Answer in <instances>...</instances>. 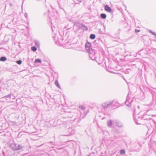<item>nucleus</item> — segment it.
Returning a JSON list of instances; mask_svg holds the SVG:
<instances>
[{"instance_id":"1","label":"nucleus","mask_w":156,"mask_h":156,"mask_svg":"<svg viewBox=\"0 0 156 156\" xmlns=\"http://www.w3.org/2000/svg\"><path fill=\"white\" fill-rule=\"evenodd\" d=\"M85 47L86 50L89 53V56L90 58L92 60H96V52L95 49L92 48L91 44L89 42H87L85 44Z\"/></svg>"},{"instance_id":"2","label":"nucleus","mask_w":156,"mask_h":156,"mask_svg":"<svg viewBox=\"0 0 156 156\" xmlns=\"http://www.w3.org/2000/svg\"><path fill=\"white\" fill-rule=\"evenodd\" d=\"M79 111L80 113V119H82L84 118L87 114L89 112V110L86 109V107L82 105L79 106Z\"/></svg>"},{"instance_id":"3","label":"nucleus","mask_w":156,"mask_h":156,"mask_svg":"<svg viewBox=\"0 0 156 156\" xmlns=\"http://www.w3.org/2000/svg\"><path fill=\"white\" fill-rule=\"evenodd\" d=\"M10 147L14 151H17L22 148V146L20 144H16L15 143L11 144L10 145Z\"/></svg>"},{"instance_id":"4","label":"nucleus","mask_w":156,"mask_h":156,"mask_svg":"<svg viewBox=\"0 0 156 156\" xmlns=\"http://www.w3.org/2000/svg\"><path fill=\"white\" fill-rule=\"evenodd\" d=\"M133 116L134 121L137 124H140V123H138V122L139 121L140 119H141L140 118H138V116L136 117L137 115H135V111L133 112Z\"/></svg>"},{"instance_id":"5","label":"nucleus","mask_w":156,"mask_h":156,"mask_svg":"<svg viewBox=\"0 0 156 156\" xmlns=\"http://www.w3.org/2000/svg\"><path fill=\"white\" fill-rule=\"evenodd\" d=\"M129 92L128 94L126 97V100L125 102V104L127 106L129 107H130L131 106V102H129L130 99L129 96Z\"/></svg>"},{"instance_id":"6","label":"nucleus","mask_w":156,"mask_h":156,"mask_svg":"<svg viewBox=\"0 0 156 156\" xmlns=\"http://www.w3.org/2000/svg\"><path fill=\"white\" fill-rule=\"evenodd\" d=\"M153 106V109L154 110H156V100L154 99H153L151 103L148 106Z\"/></svg>"},{"instance_id":"7","label":"nucleus","mask_w":156,"mask_h":156,"mask_svg":"<svg viewBox=\"0 0 156 156\" xmlns=\"http://www.w3.org/2000/svg\"><path fill=\"white\" fill-rule=\"evenodd\" d=\"M115 121L110 120L107 122V126L109 127L113 128L114 127V122Z\"/></svg>"},{"instance_id":"8","label":"nucleus","mask_w":156,"mask_h":156,"mask_svg":"<svg viewBox=\"0 0 156 156\" xmlns=\"http://www.w3.org/2000/svg\"><path fill=\"white\" fill-rule=\"evenodd\" d=\"M105 9L108 12H111L112 11L111 8L107 5L105 6Z\"/></svg>"},{"instance_id":"9","label":"nucleus","mask_w":156,"mask_h":156,"mask_svg":"<svg viewBox=\"0 0 156 156\" xmlns=\"http://www.w3.org/2000/svg\"><path fill=\"white\" fill-rule=\"evenodd\" d=\"M115 122L117 126L119 127H121L123 126V125L122 123L119 121L118 120H116L115 121Z\"/></svg>"},{"instance_id":"10","label":"nucleus","mask_w":156,"mask_h":156,"mask_svg":"<svg viewBox=\"0 0 156 156\" xmlns=\"http://www.w3.org/2000/svg\"><path fill=\"white\" fill-rule=\"evenodd\" d=\"M79 27L80 28H81L84 30H88L87 28V27L85 26L83 24L79 25Z\"/></svg>"},{"instance_id":"11","label":"nucleus","mask_w":156,"mask_h":156,"mask_svg":"<svg viewBox=\"0 0 156 156\" xmlns=\"http://www.w3.org/2000/svg\"><path fill=\"white\" fill-rule=\"evenodd\" d=\"M112 103H113V101H109L107 102V104H106L107 108L109 107L111 105H112Z\"/></svg>"},{"instance_id":"12","label":"nucleus","mask_w":156,"mask_h":156,"mask_svg":"<svg viewBox=\"0 0 156 156\" xmlns=\"http://www.w3.org/2000/svg\"><path fill=\"white\" fill-rule=\"evenodd\" d=\"M106 15L104 13H101L100 14V17L102 19H105L106 18Z\"/></svg>"},{"instance_id":"13","label":"nucleus","mask_w":156,"mask_h":156,"mask_svg":"<svg viewBox=\"0 0 156 156\" xmlns=\"http://www.w3.org/2000/svg\"><path fill=\"white\" fill-rule=\"evenodd\" d=\"M95 35L94 34H91L90 35V38L91 39H94L95 38Z\"/></svg>"},{"instance_id":"14","label":"nucleus","mask_w":156,"mask_h":156,"mask_svg":"<svg viewBox=\"0 0 156 156\" xmlns=\"http://www.w3.org/2000/svg\"><path fill=\"white\" fill-rule=\"evenodd\" d=\"M6 60V58L5 57H2L0 58V60L1 61H5Z\"/></svg>"},{"instance_id":"15","label":"nucleus","mask_w":156,"mask_h":156,"mask_svg":"<svg viewBox=\"0 0 156 156\" xmlns=\"http://www.w3.org/2000/svg\"><path fill=\"white\" fill-rule=\"evenodd\" d=\"M106 104H107V102L104 103L103 104H102L101 105L103 107V108H107Z\"/></svg>"},{"instance_id":"16","label":"nucleus","mask_w":156,"mask_h":156,"mask_svg":"<svg viewBox=\"0 0 156 156\" xmlns=\"http://www.w3.org/2000/svg\"><path fill=\"white\" fill-rule=\"evenodd\" d=\"M37 62H38L39 63H41V60L39 59H36L34 61V62L36 63Z\"/></svg>"},{"instance_id":"17","label":"nucleus","mask_w":156,"mask_h":156,"mask_svg":"<svg viewBox=\"0 0 156 156\" xmlns=\"http://www.w3.org/2000/svg\"><path fill=\"white\" fill-rule=\"evenodd\" d=\"M138 146H139L140 148H135L134 149V150L135 151H137V152H138L139 151L140 149V147L139 146V145H138Z\"/></svg>"},{"instance_id":"18","label":"nucleus","mask_w":156,"mask_h":156,"mask_svg":"<svg viewBox=\"0 0 156 156\" xmlns=\"http://www.w3.org/2000/svg\"><path fill=\"white\" fill-rule=\"evenodd\" d=\"M31 50L33 51H35L37 50V48L34 46L32 47H31Z\"/></svg>"},{"instance_id":"19","label":"nucleus","mask_w":156,"mask_h":156,"mask_svg":"<svg viewBox=\"0 0 156 156\" xmlns=\"http://www.w3.org/2000/svg\"><path fill=\"white\" fill-rule=\"evenodd\" d=\"M120 153L121 154H125V151L124 150H121L120 151Z\"/></svg>"},{"instance_id":"20","label":"nucleus","mask_w":156,"mask_h":156,"mask_svg":"<svg viewBox=\"0 0 156 156\" xmlns=\"http://www.w3.org/2000/svg\"><path fill=\"white\" fill-rule=\"evenodd\" d=\"M22 62L21 60H18L16 62V63L18 64H20Z\"/></svg>"},{"instance_id":"21","label":"nucleus","mask_w":156,"mask_h":156,"mask_svg":"<svg viewBox=\"0 0 156 156\" xmlns=\"http://www.w3.org/2000/svg\"><path fill=\"white\" fill-rule=\"evenodd\" d=\"M149 32L152 34L153 35H155V33L153 32L151 30H149Z\"/></svg>"},{"instance_id":"22","label":"nucleus","mask_w":156,"mask_h":156,"mask_svg":"<svg viewBox=\"0 0 156 156\" xmlns=\"http://www.w3.org/2000/svg\"><path fill=\"white\" fill-rule=\"evenodd\" d=\"M140 31V30H139L136 29L135 30V32L136 33H138Z\"/></svg>"},{"instance_id":"23","label":"nucleus","mask_w":156,"mask_h":156,"mask_svg":"<svg viewBox=\"0 0 156 156\" xmlns=\"http://www.w3.org/2000/svg\"><path fill=\"white\" fill-rule=\"evenodd\" d=\"M133 99H132L131 100H130V101H129V102H131V104L132 103V102H133Z\"/></svg>"},{"instance_id":"24","label":"nucleus","mask_w":156,"mask_h":156,"mask_svg":"<svg viewBox=\"0 0 156 156\" xmlns=\"http://www.w3.org/2000/svg\"><path fill=\"white\" fill-rule=\"evenodd\" d=\"M154 35L156 37V34L155 33V35Z\"/></svg>"},{"instance_id":"25","label":"nucleus","mask_w":156,"mask_h":156,"mask_svg":"<svg viewBox=\"0 0 156 156\" xmlns=\"http://www.w3.org/2000/svg\"><path fill=\"white\" fill-rule=\"evenodd\" d=\"M56 83H57V82H56H56H55V84H56Z\"/></svg>"},{"instance_id":"26","label":"nucleus","mask_w":156,"mask_h":156,"mask_svg":"<svg viewBox=\"0 0 156 156\" xmlns=\"http://www.w3.org/2000/svg\"><path fill=\"white\" fill-rule=\"evenodd\" d=\"M79 2H81V1H79Z\"/></svg>"}]
</instances>
